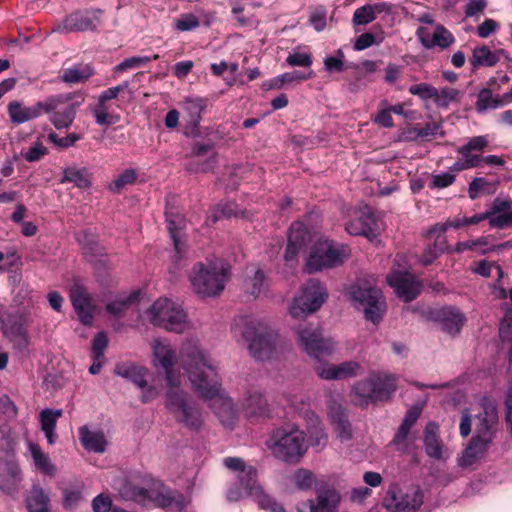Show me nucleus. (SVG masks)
<instances>
[{
    "instance_id": "obj_1",
    "label": "nucleus",
    "mask_w": 512,
    "mask_h": 512,
    "mask_svg": "<svg viewBox=\"0 0 512 512\" xmlns=\"http://www.w3.org/2000/svg\"><path fill=\"white\" fill-rule=\"evenodd\" d=\"M180 362L193 390L209 401V405L225 427L231 428L237 420L233 401L221 387V379L209 356L195 343H185L180 351Z\"/></svg>"
},
{
    "instance_id": "obj_2",
    "label": "nucleus",
    "mask_w": 512,
    "mask_h": 512,
    "mask_svg": "<svg viewBox=\"0 0 512 512\" xmlns=\"http://www.w3.org/2000/svg\"><path fill=\"white\" fill-rule=\"evenodd\" d=\"M481 411L475 416V434L459 459V466L465 468L481 459L495 438L498 424V410L494 400L482 397Z\"/></svg>"
},
{
    "instance_id": "obj_3",
    "label": "nucleus",
    "mask_w": 512,
    "mask_h": 512,
    "mask_svg": "<svg viewBox=\"0 0 512 512\" xmlns=\"http://www.w3.org/2000/svg\"><path fill=\"white\" fill-rule=\"evenodd\" d=\"M231 329L249 343V352L254 359L263 361L272 356L278 335L262 321L238 316L233 320Z\"/></svg>"
},
{
    "instance_id": "obj_4",
    "label": "nucleus",
    "mask_w": 512,
    "mask_h": 512,
    "mask_svg": "<svg viewBox=\"0 0 512 512\" xmlns=\"http://www.w3.org/2000/svg\"><path fill=\"white\" fill-rule=\"evenodd\" d=\"M229 271V265L221 259L196 263L189 277L194 292L203 298L219 296L229 280Z\"/></svg>"
},
{
    "instance_id": "obj_5",
    "label": "nucleus",
    "mask_w": 512,
    "mask_h": 512,
    "mask_svg": "<svg viewBox=\"0 0 512 512\" xmlns=\"http://www.w3.org/2000/svg\"><path fill=\"white\" fill-rule=\"evenodd\" d=\"M397 376L390 373H373L356 382L352 388L355 403L361 407L369 403L389 401L397 390Z\"/></svg>"
},
{
    "instance_id": "obj_6",
    "label": "nucleus",
    "mask_w": 512,
    "mask_h": 512,
    "mask_svg": "<svg viewBox=\"0 0 512 512\" xmlns=\"http://www.w3.org/2000/svg\"><path fill=\"white\" fill-rule=\"evenodd\" d=\"M266 445L276 458L287 463L298 462L308 448L304 432L295 426L276 428Z\"/></svg>"
},
{
    "instance_id": "obj_7",
    "label": "nucleus",
    "mask_w": 512,
    "mask_h": 512,
    "mask_svg": "<svg viewBox=\"0 0 512 512\" xmlns=\"http://www.w3.org/2000/svg\"><path fill=\"white\" fill-rule=\"evenodd\" d=\"M348 295L355 308L362 310L366 320L377 324L386 310V303L381 290L368 281L358 280L348 290Z\"/></svg>"
},
{
    "instance_id": "obj_8",
    "label": "nucleus",
    "mask_w": 512,
    "mask_h": 512,
    "mask_svg": "<svg viewBox=\"0 0 512 512\" xmlns=\"http://www.w3.org/2000/svg\"><path fill=\"white\" fill-rule=\"evenodd\" d=\"M348 257L347 247L333 240L320 239L311 247L306 261L308 273L331 269L341 265Z\"/></svg>"
},
{
    "instance_id": "obj_9",
    "label": "nucleus",
    "mask_w": 512,
    "mask_h": 512,
    "mask_svg": "<svg viewBox=\"0 0 512 512\" xmlns=\"http://www.w3.org/2000/svg\"><path fill=\"white\" fill-rule=\"evenodd\" d=\"M165 406L174 420L183 427L192 431L201 428L203 424L202 412L187 392L171 391Z\"/></svg>"
},
{
    "instance_id": "obj_10",
    "label": "nucleus",
    "mask_w": 512,
    "mask_h": 512,
    "mask_svg": "<svg viewBox=\"0 0 512 512\" xmlns=\"http://www.w3.org/2000/svg\"><path fill=\"white\" fill-rule=\"evenodd\" d=\"M328 293L326 287L318 280H309L294 298L290 306V315L293 318H301L316 312L326 301Z\"/></svg>"
},
{
    "instance_id": "obj_11",
    "label": "nucleus",
    "mask_w": 512,
    "mask_h": 512,
    "mask_svg": "<svg viewBox=\"0 0 512 512\" xmlns=\"http://www.w3.org/2000/svg\"><path fill=\"white\" fill-rule=\"evenodd\" d=\"M225 467L232 471H238V481L247 493L258 504L268 505L270 496L267 495L257 481V470L252 467H246L244 461L239 457H226L223 460Z\"/></svg>"
},
{
    "instance_id": "obj_12",
    "label": "nucleus",
    "mask_w": 512,
    "mask_h": 512,
    "mask_svg": "<svg viewBox=\"0 0 512 512\" xmlns=\"http://www.w3.org/2000/svg\"><path fill=\"white\" fill-rule=\"evenodd\" d=\"M297 336L303 350L315 359L329 356L333 352V343L323 337L322 331L318 327L308 324L300 325L297 329Z\"/></svg>"
},
{
    "instance_id": "obj_13",
    "label": "nucleus",
    "mask_w": 512,
    "mask_h": 512,
    "mask_svg": "<svg viewBox=\"0 0 512 512\" xmlns=\"http://www.w3.org/2000/svg\"><path fill=\"white\" fill-rule=\"evenodd\" d=\"M423 503V494L420 489L403 493L398 484L389 486L383 499V507L389 512H414Z\"/></svg>"
},
{
    "instance_id": "obj_14",
    "label": "nucleus",
    "mask_w": 512,
    "mask_h": 512,
    "mask_svg": "<svg viewBox=\"0 0 512 512\" xmlns=\"http://www.w3.org/2000/svg\"><path fill=\"white\" fill-rule=\"evenodd\" d=\"M47 99L57 100L54 109L44 112V114L49 115V121L58 130L70 128L76 118L77 108L81 102H71L74 99L73 93L52 95Z\"/></svg>"
},
{
    "instance_id": "obj_15",
    "label": "nucleus",
    "mask_w": 512,
    "mask_h": 512,
    "mask_svg": "<svg viewBox=\"0 0 512 512\" xmlns=\"http://www.w3.org/2000/svg\"><path fill=\"white\" fill-rule=\"evenodd\" d=\"M101 10L76 11L68 15L54 29V32L94 31L100 23Z\"/></svg>"
},
{
    "instance_id": "obj_16",
    "label": "nucleus",
    "mask_w": 512,
    "mask_h": 512,
    "mask_svg": "<svg viewBox=\"0 0 512 512\" xmlns=\"http://www.w3.org/2000/svg\"><path fill=\"white\" fill-rule=\"evenodd\" d=\"M341 502L340 493L333 487L316 488V501L310 499L297 506L298 512H337Z\"/></svg>"
},
{
    "instance_id": "obj_17",
    "label": "nucleus",
    "mask_w": 512,
    "mask_h": 512,
    "mask_svg": "<svg viewBox=\"0 0 512 512\" xmlns=\"http://www.w3.org/2000/svg\"><path fill=\"white\" fill-rule=\"evenodd\" d=\"M55 101V99H45L36 102L32 106H24L21 102L15 100L8 104L7 112L10 121L13 124L20 125L40 117L44 112L54 109Z\"/></svg>"
},
{
    "instance_id": "obj_18",
    "label": "nucleus",
    "mask_w": 512,
    "mask_h": 512,
    "mask_svg": "<svg viewBox=\"0 0 512 512\" xmlns=\"http://www.w3.org/2000/svg\"><path fill=\"white\" fill-rule=\"evenodd\" d=\"M387 282L405 302L414 300L421 291L420 283L408 272L394 271L387 276Z\"/></svg>"
},
{
    "instance_id": "obj_19",
    "label": "nucleus",
    "mask_w": 512,
    "mask_h": 512,
    "mask_svg": "<svg viewBox=\"0 0 512 512\" xmlns=\"http://www.w3.org/2000/svg\"><path fill=\"white\" fill-rule=\"evenodd\" d=\"M317 375L324 380H342L355 377L363 372L357 361H345L338 365L320 363L315 367Z\"/></svg>"
},
{
    "instance_id": "obj_20",
    "label": "nucleus",
    "mask_w": 512,
    "mask_h": 512,
    "mask_svg": "<svg viewBox=\"0 0 512 512\" xmlns=\"http://www.w3.org/2000/svg\"><path fill=\"white\" fill-rule=\"evenodd\" d=\"M432 319L439 323L441 329L450 335H456L466 320L465 316L454 307H442L432 312Z\"/></svg>"
},
{
    "instance_id": "obj_21",
    "label": "nucleus",
    "mask_w": 512,
    "mask_h": 512,
    "mask_svg": "<svg viewBox=\"0 0 512 512\" xmlns=\"http://www.w3.org/2000/svg\"><path fill=\"white\" fill-rule=\"evenodd\" d=\"M416 35L422 46L427 49H431L433 47L445 49L455 42V38L452 33L440 24L436 26L432 37H430V34L425 27H419L416 31Z\"/></svg>"
},
{
    "instance_id": "obj_22",
    "label": "nucleus",
    "mask_w": 512,
    "mask_h": 512,
    "mask_svg": "<svg viewBox=\"0 0 512 512\" xmlns=\"http://www.w3.org/2000/svg\"><path fill=\"white\" fill-rule=\"evenodd\" d=\"M345 229L350 235L372 239L377 236L378 225L374 214L367 209L357 218L350 220Z\"/></svg>"
},
{
    "instance_id": "obj_23",
    "label": "nucleus",
    "mask_w": 512,
    "mask_h": 512,
    "mask_svg": "<svg viewBox=\"0 0 512 512\" xmlns=\"http://www.w3.org/2000/svg\"><path fill=\"white\" fill-rule=\"evenodd\" d=\"M3 333L13 344L15 349L20 352L27 350L29 337L21 317H9L8 320L3 323Z\"/></svg>"
},
{
    "instance_id": "obj_24",
    "label": "nucleus",
    "mask_w": 512,
    "mask_h": 512,
    "mask_svg": "<svg viewBox=\"0 0 512 512\" xmlns=\"http://www.w3.org/2000/svg\"><path fill=\"white\" fill-rule=\"evenodd\" d=\"M502 57H506L505 50L497 49L492 51L488 46L480 45L473 49L469 62L473 69L479 67H494Z\"/></svg>"
},
{
    "instance_id": "obj_25",
    "label": "nucleus",
    "mask_w": 512,
    "mask_h": 512,
    "mask_svg": "<svg viewBox=\"0 0 512 512\" xmlns=\"http://www.w3.org/2000/svg\"><path fill=\"white\" fill-rule=\"evenodd\" d=\"M290 406L306 421L310 428L318 429L320 420L318 415L311 409L310 397L305 394L292 395L289 398Z\"/></svg>"
},
{
    "instance_id": "obj_26",
    "label": "nucleus",
    "mask_w": 512,
    "mask_h": 512,
    "mask_svg": "<svg viewBox=\"0 0 512 512\" xmlns=\"http://www.w3.org/2000/svg\"><path fill=\"white\" fill-rule=\"evenodd\" d=\"M439 426L436 422H428L424 430V449L426 454L435 460L443 458V443L439 437Z\"/></svg>"
},
{
    "instance_id": "obj_27",
    "label": "nucleus",
    "mask_w": 512,
    "mask_h": 512,
    "mask_svg": "<svg viewBox=\"0 0 512 512\" xmlns=\"http://www.w3.org/2000/svg\"><path fill=\"white\" fill-rule=\"evenodd\" d=\"M166 216V222H167V229L169 231L170 237L174 244L175 249V256H174V262L178 263V261L181 259V253L183 252V243L180 240L179 232L184 228L185 226V219L181 214L173 213L168 208L165 211Z\"/></svg>"
},
{
    "instance_id": "obj_28",
    "label": "nucleus",
    "mask_w": 512,
    "mask_h": 512,
    "mask_svg": "<svg viewBox=\"0 0 512 512\" xmlns=\"http://www.w3.org/2000/svg\"><path fill=\"white\" fill-rule=\"evenodd\" d=\"M243 410L249 418L264 417L268 413L267 400L257 390L248 391L243 401Z\"/></svg>"
},
{
    "instance_id": "obj_29",
    "label": "nucleus",
    "mask_w": 512,
    "mask_h": 512,
    "mask_svg": "<svg viewBox=\"0 0 512 512\" xmlns=\"http://www.w3.org/2000/svg\"><path fill=\"white\" fill-rule=\"evenodd\" d=\"M79 440L89 452L103 453L106 450L107 440L102 431H92L87 426L79 428Z\"/></svg>"
},
{
    "instance_id": "obj_30",
    "label": "nucleus",
    "mask_w": 512,
    "mask_h": 512,
    "mask_svg": "<svg viewBox=\"0 0 512 512\" xmlns=\"http://www.w3.org/2000/svg\"><path fill=\"white\" fill-rule=\"evenodd\" d=\"M176 306L177 304L173 301L167 298H160L150 306L146 314L154 326L162 327Z\"/></svg>"
},
{
    "instance_id": "obj_31",
    "label": "nucleus",
    "mask_w": 512,
    "mask_h": 512,
    "mask_svg": "<svg viewBox=\"0 0 512 512\" xmlns=\"http://www.w3.org/2000/svg\"><path fill=\"white\" fill-rule=\"evenodd\" d=\"M115 374L134 383L139 388L147 386V370L130 362L119 363L115 367Z\"/></svg>"
},
{
    "instance_id": "obj_32",
    "label": "nucleus",
    "mask_w": 512,
    "mask_h": 512,
    "mask_svg": "<svg viewBox=\"0 0 512 512\" xmlns=\"http://www.w3.org/2000/svg\"><path fill=\"white\" fill-rule=\"evenodd\" d=\"M206 108V100L200 97H186L183 101V111L187 122L193 128L197 127Z\"/></svg>"
},
{
    "instance_id": "obj_33",
    "label": "nucleus",
    "mask_w": 512,
    "mask_h": 512,
    "mask_svg": "<svg viewBox=\"0 0 512 512\" xmlns=\"http://www.w3.org/2000/svg\"><path fill=\"white\" fill-rule=\"evenodd\" d=\"M61 183H73L80 189H87L91 186L90 174L86 168H79L76 165L63 169Z\"/></svg>"
},
{
    "instance_id": "obj_34",
    "label": "nucleus",
    "mask_w": 512,
    "mask_h": 512,
    "mask_svg": "<svg viewBox=\"0 0 512 512\" xmlns=\"http://www.w3.org/2000/svg\"><path fill=\"white\" fill-rule=\"evenodd\" d=\"M153 354L163 369L173 368L177 358L175 351L169 343L162 340H155L152 345Z\"/></svg>"
},
{
    "instance_id": "obj_35",
    "label": "nucleus",
    "mask_w": 512,
    "mask_h": 512,
    "mask_svg": "<svg viewBox=\"0 0 512 512\" xmlns=\"http://www.w3.org/2000/svg\"><path fill=\"white\" fill-rule=\"evenodd\" d=\"M149 490L139 487L129 481L122 483L119 488V495L124 500H129L146 506L149 504Z\"/></svg>"
},
{
    "instance_id": "obj_36",
    "label": "nucleus",
    "mask_w": 512,
    "mask_h": 512,
    "mask_svg": "<svg viewBox=\"0 0 512 512\" xmlns=\"http://www.w3.org/2000/svg\"><path fill=\"white\" fill-rule=\"evenodd\" d=\"M504 105L503 96H493L492 91L489 88H482L478 95L475 103V109L478 113H484L487 110L497 109Z\"/></svg>"
},
{
    "instance_id": "obj_37",
    "label": "nucleus",
    "mask_w": 512,
    "mask_h": 512,
    "mask_svg": "<svg viewBox=\"0 0 512 512\" xmlns=\"http://www.w3.org/2000/svg\"><path fill=\"white\" fill-rule=\"evenodd\" d=\"M330 416L333 424L335 425V429L338 433V436L344 440L351 439V424L348 420L346 411L341 406L334 407L331 411Z\"/></svg>"
},
{
    "instance_id": "obj_38",
    "label": "nucleus",
    "mask_w": 512,
    "mask_h": 512,
    "mask_svg": "<svg viewBox=\"0 0 512 512\" xmlns=\"http://www.w3.org/2000/svg\"><path fill=\"white\" fill-rule=\"evenodd\" d=\"M26 501L29 512H49V498L39 486L32 487Z\"/></svg>"
},
{
    "instance_id": "obj_39",
    "label": "nucleus",
    "mask_w": 512,
    "mask_h": 512,
    "mask_svg": "<svg viewBox=\"0 0 512 512\" xmlns=\"http://www.w3.org/2000/svg\"><path fill=\"white\" fill-rule=\"evenodd\" d=\"M77 241L82 246L86 257H89V261H93L92 258L95 256L104 254V248L99 245L96 237L88 231L80 232L77 236Z\"/></svg>"
},
{
    "instance_id": "obj_40",
    "label": "nucleus",
    "mask_w": 512,
    "mask_h": 512,
    "mask_svg": "<svg viewBox=\"0 0 512 512\" xmlns=\"http://www.w3.org/2000/svg\"><path fill=\"white\" fill-rule=\"evenodd\" d=\"M92 75H94V69L90 65L80 64L64 70L61 79L65 83L74 84L84 82Z\"/></svg>"
},
{
    "instance_id": "obj_41",
    "label": "nucleus",
    "mask_w": 512,
    "mask_h": 512,
    "mask_svg": "<svg viewBox=\"0 0 512 512\" xmlns=\"http://www.w3.org/2000/svg\"><path fill=\"white\" fill-rule=\"evenodd\" d=\"M187 326L186 314L183 309L177 305L164 322L162 328L170 332L182 333L186 330Z\"/></svg>"
},
{
    "instance_id": "obj_42",
    "label": "nucleus",
    "mask_w": 512,
    "mask_h": 512,
    "mask_svg": "<svg viewBox=\"0 0 512 512\" xmlns=\"http://www.w3.org/2000/svg\"><path fill=\"white\" fill-rule=\"evenodd\" d=\"M446 238L437 236L432 245H428L420 257V263L423 266H428L433 263L446 249Z\"/></svg>"
},
{
    "instance_id": "obj_43",
    "label": "nucleus",
    "mask_w": 512,
    "mask_h": 512,
    "mask_svg": "<svg viewBox=\"0 0 512 512\" xmlns=\"http://www.w3.org/2000/svg\"><path fill=\"white\" fill-rule=\"evenodd\" d=\"M288 241L297 245L298 247H301L302 249L306 248L308 242L310 241V234L302 222L295 221L291 224L288 234Z\"/></svg>"
},
{
    "instance_id": "obj_44",
    "label": "nucleus",
    "mask_w": 512,
    "mask_h": 512,
    "mask_svg": "<svg viewBox=\"0 0 512 512\" xmlns=\"http://www.w3.org/2000/svg\"><path fill=\"white\" fill-rule=\"evenodd\" d=\"M149 496V504L153 503L161 508H169L173 504H176L177 507L181 508V503L172 497L170 490L157 491L150 489Z\"/></svg>"
},
{
    "instance_id": "obj_45",
    "label": "nucleus",
    "mask_w": 512,
    "mask_h": 512,
    "mask_svg": "<svg viewBox=\"0 0 512 512\" xmlns=\"http://www.w3.org/2000/svg\"><path fill=\"white\" fill-rule=\"evenodd\" d=\"M309 24L317 31L321 32L327 25V9L323 5H317L309 8Z\"/></svg>"
},
{
    "instance_id": "obj_46",
    "label": "nucleus",
    "mask_w": 512,
    "mask_h": 512,
    "mask_svg": "<svg viewBox=\"0 0 512 512\" xmlns=\"http://www.w3.org/2000/svg\"><path fill=\"white\" fill-rule=\"evenodd\" d=\"M70 301L74 310L91 304V298L86 288L78 283H75L70 289Z\"/></svg>"
},
{
    "instance_id": "obj_47",
    "label": "nucleus",
    "mask_w": 512,
    "mask_h": 512,
    "mask_svg": "<svg viewBox=\"0 0 512 512\" xmlns=\"http://www.w3.org/2000/svg\"><path fill=\"white\" fill-rule=\"evenodd\" d=\"M159 58L160 56L158 54H154L153 56H133L124 59L121 63L115 66L114 69L116 72H124L129 69L142 67L150 61L157 60Z\"/></svg>"
},
{
    "instance_id": "obj_48",
    "label": "nucleus",
    "mask_w": 512,
    "mask_h": 512,
    "mask_svg": "<svg viewBox=\"0 0 512 512\" xmlns=\"http://www.w3.org/2000/svg\"><path fill=\"white\" fill-rule=\"evenodd\" d=\"M30 451L35 465L48 475H52L55 471V466L51 463L47 454L43 453L39 446L30 445Z\"/></svg>"
},
{
    "instance_id": "obj_49",
    "label": "nucleus",
    "mask_w": 512,
    "mask_h": 512,
    "mask_svg": "<svg viewBox=\"0 0 512 512\" xmlns=\"http://www.w3.org/2000/svg\"><path fill=\"white\" fill-rule=\"evenodd\" d=\"M459 96V90L451 87H443L440 90L437 89V96L434 97V102L438 107L448 108L450 103L459 99Z\"/></svg>"
},
{
    "instance_id": "obj_50",
    "label": "nucleus",
    "mask_w": 512,
    "mask_h": 512,
    "mask_svg": "<svg viewBox=\"0 0 512 512\" xmlns=\"http://www.w3.org/2000/svg\"><path fill=\"white\" fill-rule=\"evenodd\" d=\"M47 139L56 147L61 149H67L73 147L77 141L82 139V135L78 133H69L65 137H59V135L56 132L51 131L50 133H48Z\"/></svg>"
},
{
    "instance_id": "obj_51",
    "label": "nucleus",
    "mask_w": 512,
    "mask_h": 512,
    "mask_svg": "<svg viewBox=\"0 0 512 512\" xmlns=\"http://www.w3.org/2000/svg\"><path fill=\"white\" fill-rule=\"evenodd\" d=\"M376 19L372 5L366 4L354 11L352 22L354 25H367Z\"/></svg>"
},
{
    "instance_id": "obj_52",
    "label": "nucleus",
    "mask_w": 512,
    "mask_h": 512,
    "mask_svg": "<svg viewBox=\"0 0 512 512\" xmlns=\"http://www.w3.org/2000/svg\"><path fill=\"white\" fill-rule=\"evenodd\" d=\"M138 296V292H133L123 299L112 301L106 305V310L108 313L118 316L122 314L130 304L135 302L138 299Z\"/></svg>"
},
{
    "instance_id": "obj_53",
    "label": "nucleus",
    "mask_w": 512,
    "mask_h": 512,
    "mask_svg": "<svg viewBox=\"0 0 512 512\" xmlns=\"http://www.w3.org/2000/svg\"><path fill=\"white\" fill-rule=\"evenodd\" d=\"M236 207L237 205L234 202L219 204L208 216V221L216 223L222 218H230L232 216H236Z\"/></svg>"
},
{
    "instance_id": "obj_54",
    "label": "nucleus",
    "mask_w": 512,
    "mask_h": 512,
    "mask_svg": "<svg viewBox=\"0 0 512 512\" xmlns=\"http://www.w3.org/2000/svg\"><path fill=\"white\" fill-rule=\"evenodd\" d=\"M137 172L133 168L124 170L110 185V189L114 192H119L127 185H132L137 180Z\"/></svg>"
},
{
    "instance_id": "obj_55",
    "label": "nucleus",
    "mask_w": 512,
    "mask_h": 512,
    "mask_svg": "<svg viewBox=\"0 0 512 512\" xmlns=\"http://www.w3.org/2000/svg\"><path fill=\"white\" fill-rule=\"evenodd\" d=\"M439 125L435 123H427L425 126L416 125L408 130L407 138L416 140L418 138H427L435 136L438 132Z\"/></svg>"
},
{
    "instance_id": "obj_56",
    "label": "nucleus",
    "mask_w": 512,
    "mask_h": 512,
    "mask_svg": "<svg viewBox=\"0 0 512 512\" xmlns=\"http://www.w3.org/2000/svg\"><path fill=\"white\" fill-rule=\"evenodd\" d=\"M62 415L61 410L44 409L40 413V423L42 431L55 430L57 419Z\"/></svg>"
},
{
    "instance_id": "obj_57",
    "label": "nucleus",
    "mask_w": 512,
    "mask_h": 512,
    "mask_svg": "<svg viewBox=\"0 0 512 512\" xmlns=\"http://www.w3.org/2000/svg\"><path fill=\"white\" fill-rule=\"evenodd\" d=\"M409 93L418 96L422 100H434V97L437 96V88L428 83H420L411 85L409 87Z\"/></svg>"
},
{
    "instance_id": "obj_58",
    "label": "nucleus",
    "mask_w": 512,
    "mask_h": 512,
    "mask_svg": "<svg viewBox=\"0 0 512 512\" xmlns=\"http://www.w3.org/2000/svg\"><path fill=\"white\" fill-rule=\"evenodd\" d=\"M314 481V474L309 470L298 469L294 474V483L301 490L310 489Z\"/></svg>"
},
{
    "instance_id": "obj_59",
    "label": "nucleus",
    "mask_w": 512,
    "mask_h": 512,
    "mask_svg": "<svg viewBox=\"0 0 512 512\" xmlns=\"http://www.w3.org/2000/svg\"><path fill=\"white\" fill-rule=\"evenodd\" d=\"M489 140L486 135L475 136L469 139V141L459 147L464 153L467 152H482L488 146Z\"/></svg>"
},
{
    "instance_id": "obj_60",
    "label": "nucleus",
    "mask_w": 512,
    "mask_h": 512,
    "mask_svg": "<svg viewBox=\"0 0 512 512\" xmlns=\"http://www.w3.org/2000/svg\"><path fill=\"white\" fill-rule=\"evenodd\" d=\"M265 275L261 269H257L252 278L247 281L248 292L254 297H257L264 286Z\"/></svg>"
},
{
    "instance_id": "obj_61",
    "label": "nucleus",
    "mask_w": 512,
    "mask_h": 512,
    "mask_svg": "<svg viewBox=\"0 0 512 512\" xmlns=\"http://www.w3.org/2000/svg\"><path fill=\"white\" fill-rule=\"evenodd\" d=\"M108 346V339L105 332H98L92 341V358H104V350Z\"/></svg>"
},
{
    "instance_id": "obj_62",
    "label": "nucleus",
    "mask_w": 512,
    "mask_h": 512,
    "mask_svg": "<svg viewBox=\"0 0 512 512\" xmlns=\"http://www.w3.org/2000/svg\"><path fill=\"white\" fill-rule=\"evenodd\" d=\"M164 372H165V380H166V384H167L166 401H168V395L171 391L179 392V393L185 392V391L180 387V383H181L180 376L174 372L173 368L164 369Z\"/></svg>"
},
{
    "instance_id": "obj_63",
    "label": "nucleus",
    "mask_w": 512,
    "mask_h": 512,
    "mask_svg": "<svg viewBox=\"0 0 512 512\" xmlns=\"http://www.w3.org/2000/svg\"><path fill=\"white\" fill-rule=\"evenodd\" d=\"M200 26L199 19L194 14H184L176 21L175 27L179 31H191Z\"/></svg>"
},
{
    "instance_id": "obj_64",
    "label": "nucleus",
    "mask_w": 512,
    "mask_h": 512,
    "mask_svg": "<svg viewBox=\"0 0 512 512\" xmlns=\"http://www.w3.org/2000/svg\"><path fill=\"white\" fill-rule=\"evenodd\" d=\"M286 63L293 67H310L312 65V58L307 53L293 52L286 58Z\"/></svg>"
}]
</instances>
